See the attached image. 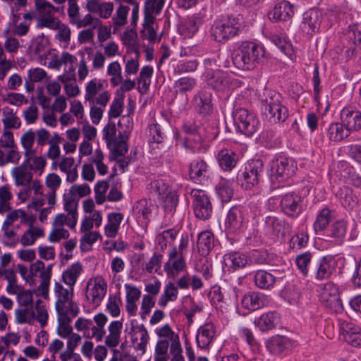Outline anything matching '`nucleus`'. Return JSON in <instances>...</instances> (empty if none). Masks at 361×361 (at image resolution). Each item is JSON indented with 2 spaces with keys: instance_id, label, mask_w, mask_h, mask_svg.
<instances>
[{
  "instance_id": "7c9ffc66",
  "label": "nucleus",
  "mask_w": 361,
  "mask_h": 361,
  "mask_svg": "<svg viewBox=\"0 0 361 361\" xmlns=\"http://www.w3.org/2000/svg\"><path fill=\"white\" fill-rule=\"evenodd\" d=\"M214 247V236L209 231H204L198 234L197 247L201 255H207Z\"/></svg>"
},
{
  "instance_id": "a878e982",
  "label": "nucleus",
  "mask_w": 361,
  "mask_h": 361,
  "mask_svg": "<svg viewBox=\"0 0 361 361\" xmlns=\"http://www.w3.org/2000/svg\"><path fill=\"white\" fill-rule=\"evenodd\" d=\"M240 47L246 55L247 61H250L254 68L265 54L264 49L262 45L252 42H243Z\"/></svg>"
},
{
  "instance_id": "5701e85b",
  "label": "nucleus",
  "mask_w": 361,
  "mask_h": 361,
  "mask_svg": "<svg viewBox=\"0 0 361 361\" xmlns=\"http://www.w3.org/2000/svg\"><path fill=\"white\" fill-rule=\"evenodd\" d=\"M267 302L266 295L255 291H250L245 293L241 300L242 306L250 311H255L263 307Z\"/></svg>"
},
{
  "instance_id": "f3484780",
  "label": "nucleus",
  "mask_w": 361,
  "mask_h": 361,
  "mask_svg": "<svg viewBox=\"0 0 361 361\" xmlns=\"http://www.w3.org/2000/svg\"><path fill=\"white\" fill-rule=\"evenodd\" d=\"M293 15V6L285 0L276 3L273 8L268 13L269 19L273 22L288 21Z\"/></svg>"
},
{
  "instance_id": "79ce46f5",
  "label": "nucleus",
  "mask_w": 361,
  "mask_h": 361,
  "mask_svg": "<svg viewBox=\"0 0 361 361\" xmlns=\"http://www.w3.org/2000/svg\"><path fill=\"white\" fill-rule=\"evenodd\" d=\"M343 41H346L349 45L361 44V30L356 25H350L343 34Z\"/></svg>"
},
{
  "instance_id": "b1692460",
  "label": "nucleus",
  "mask_w": 361,
  "mask_h": 361,
  "mask_svg": "<svg viewBox=\"0 0 361 361\" xmlns=\"http://www.w3.org/2000/svg\"><path fill=\"white\" fill-rule=\"evenodd\" d=\"M279 322V314L275 311H270L256 318L254 324L262 332H266L275 329Z\"/></svg>"
},
{
  "instance_id": "2eb2a0df",
  "label": "nucleus",
  "mask_w": 361,
  "mask_h": 361,
  "mask_svg": "<svg viewBox=\"0 0 361 361\" xmlns=\"http://www.w3.org/2000/svg\"><path fill=\"white\" fill-rule=\"evenodd\" d=\"M192 101L195 109L198 114L207 116L213 113L212 94L209 90H200L195 94Z\"/></svg>"
},
{
  "instance_id": "423d86ee",
  "label": "nucleus",
  "mask_w": 361,
  "mask_h": 361,
  "mask_svg": "<svg viewBox=\"0 0 361 361\" xmlns=\"http://www.w3.org/2000/svg\"><path fill=\"white\" fill-rule=\"evenodd\" d=\"M264 172V164L261 159L249 161L243 171H240L237 175V180L242 188L250 190L257 185Z\"/></svg>"
},
{
  "instance_id": "69168bd1",
  "label": "nucleus",
  "mask_w": 361,
  "mask_h": 361,
  "mask_svg": "<svg viewBox=\"0 0 361 361\" xmlns=\"http://www.w3.org/2000/svg\"><path fill=\"white\" fill-rule=\"evenodd\" d=\"M35 308L37 313L35 319L39 322L41 326H44L47 322L48 313L45 306L42 304V300H38L36 301Z\"/></svg>"
},
{
  "instance_id": "cd10ccee",
  "label": "nucleus",
  "mask_w": 361,
  "mask_h": 361,
  "mask_svg": "<svg viewBox=\"0 0 361 361\" xmlns=\"http://www.w3.org/2000/svg\"><path fill=\"white\" fill-rule=\"evenodd\" d=\"M219 165L225 171H232L239 161V155L230 149H223L217 154Z\"/></svg>"
},
{
  "instance_id": "2f4dec72",
  "label": "nucleus",
  "mask_w": 361,
  "mask_h": 361,
  "mask_svg": "<svg viewBox=\"0 0 361 361\" xmlns=\"http://www.w3.org/2000/svg\"><path fill=\"white\" fill-rule=\"evenodd\" d=\"M343 339L354 347L361 346V329L359 326L346 324L342 327Z\"/></svg>"
},
{
  "instance_id": "ddd939ff",
  "label": "nucleus",
  "mask_w": 361,
  "mask_h": 361,
  "mask_svg": "<svg viewBox=\"0 0 361 361\" xmlns=\"http://www.w3.org/2000/svg\"><path fill=\"white\" fill-rule=\"evenodd\" d=\"M216 136V132L212 133L200 132L185 137L183 146L192 153L205 152L208 148L207 140L214 139Z\"/></svg>"
},
{
  "instance_id": "8fccbe9b",
  "label": "nucleus",
  "mask_w": 361,
  "mask_h": 361,
  "mask_svg": "<svg viewBox=\"0 0 361 361\" xmlns=\"http://www.w3.org/2000/svg\"><path fill=\"white\" fill-rule=\"evenodd\" d=\"M129 11L130 8L128 6L121 4L119 6L112 18L115 28L122 27L126 24Z\"/></svg>"
},
{
  "instance_id": "13d9d810",
  "label": "nucleus",
  "mask_w": 361,
  "mask_h": 361,
  "mask_svg": "<svg viewBox=\"0 0 361 361\" xmlns=\"http://www.w3.org/2000/svg\"><path fill=\"white\" fill-rule=\"evenodd\" d=\"M341 195V203L345 208L352 209L356 206L358 199L352 190H346Z\"/></svg>"
},
{
  "instance_id": "09e8293b",
  "label": "nucleus",
  "mask_w": 361,
  "mask_h": 361,
  "mask_svg": "<svg viewBox=\"0 0 361 361\" xmlns=\"http://www.w3.org/2000/svg\"><path fill=\"white\" fill-rule=\"evenodd\" d=\"M15 314L18 324H31L35 317V312L32 307L18 309L16 310Z\"/></svg>"
},
{
  "instance_id": "0eeeda50",
  "label": "nucleus",
  "mask_w": 361,
  "mask_h": 361,
  "mask_svg": "<svg viewBox=\"0 0 361 361\" xmlns=\"http://www.w3.org/2000/svg\"><path fill=\"white\" fill-rule=\"evenodd\" d=\"M304 207V198L298 192H290L281 197L280 211L290 219L298 218L302 213Z\"/></svg>"
},
{
  "instance_id": "393cba45",
  "label": "nucleus",
  "mask_w": 361,
  "mask_h": 361,
  "mask_svg": "<svg viewBox=\"0 0 361 361\" xmlns=\"http://www.w3.org/2000/svg\"><path fill=\"white\" fill-rule=\"evenodd\" d=\"M244 218L242 208L233 207L228 212L225 226L227 233H234L240 231L242 227Z\"/></svg>"
},
{
  "instance_id": "1a4fd4ad",
  "label": "nucleus",
  "mask_w": 361,
  "mask_h": 361,
  "mask_svg": "<svg viewBox=\"0 0 361 361\" xmlns=\"http://www.w3.org/2000/svg\"><path fill=\"white\" fill-rule=\"evenodd\" d=\"M314 269L311 271V276L316 281H323L331 277L336 269V260L331 255H326L313 261Z\"/></svg>"
},
{
  "instance_id": "473e14b6",
  "label": "nucleus",
  "mask_w": 361,
  "mask_h": 361,
  "mask_svg": "<svg viewBox=\"0 0 361 361\" xmlns=\"http://www.w3.org/2000/svg\"><path fill=\"white\" fill-rule=\"evenodd\" d=\"M48 44L47 39L43 35H39L32 40L28 51L31 55L42 59L49 52Z\"/></svg>"
},
{
  "instance_id": "6ab92c4d",
  "label": "nucleus",
  "mask_w": 361,
  "mask_h": 361,
  "mask_svg": "<svg viewBox=\"0 0 361 361\" xmlns=\"http://www.w3.org/2000/svg\"><path fill=\"white\" fill-rule=\"evenodd\" d=\"M341 121L350 131L361 129V112L353 106L344 107L341 111Z\"/></svg>"
},
{
  "instance_id": "f03ea898",
  "label": "nucleus",
  "mask_w": 361,
  "mask_h": 361,
  "mask_svg": "<svg viewBox=\"0 0 361 361\" xmlns=\"http://www.w3.org/2000/svg\"><path fill=\"white\" fill-rule=\"evenodd\" d=\"M297 170V162L293 158L279 154L271 162L269 179L273 185L283 183L293 176Z\"/></svg>"
},
{
  "instance_id": "a211bd4d",
  "label": "nucleus",
  "mask_w": 361,
  "mask_h": 361,
  "mask_svg": "<svg viewBox=\"0 0 361 361\" xmlns=\"http://www.w3.org/2000/svg\"><path fill=\"white\" fill-rule=\"evenodd\" d=\"M264 230L268 235L283 238L289 231V225L284 219L274 216H267L264 219Z\"/></svg>"
},
{
  "instance_id": "0e129e2a",
  "label": "nucleus",
  "mask_w": 361,
  "mask_h": 361,
  "mask_svg": "<svg viewBox=\"0 0 361 361\" xmlns=\"http://www.w3.org/2000/svg\"><path fill=\"white\" fill-rule=\"evenodd\" d=\"M163 255L161 254L154 253L149 262L146 264L145 270L147 272L152 274L157 272L161 267Z\"/></svg>"
},
{
  "instance_id": "9b49d317",
  "label": "nucleus",
  "mask_w": 361,
  "mask_h": 361,
  "mask_svg": "<svg viewBox=\"0 0 361 361\" xmlns=\"http://www.w3.org/2000/svg\"><path fill=\"white\" fill-rule=\"evenodd\" d=\"M320 300L325 307L334 312H339L343 310L338 288L332 282H328L323 286L320 293Z\"/></svg>"
},
{
  "instance_id": "72a5a7b5",
  "label": "nucleus",
  "mask_w": 361,
  "mask_h": 361,
  "mask_svg": "<svg viewBox=\"0 0 361 361\" xmlns=\"http://www.w3.org/2000/svg\"><path fill=\"white\" fill-rule=\"evenodd\" d=\"M314 253L310 251L304 252L295 257V264L298 269L301 273V274L307 277L311 275L310 267L312 265V262L314 259H313Z\"/></svg>"
},
{
  "instance_id": "39448f33",
  "label": "nucleus",
  "mask_w": 361,
  "mask_h": 361,
  "mask_svg": "<svg viewBox=\"0 0 361 361\" xmlns=\"http://www.w3.org/2000/svg\"><path fill=\"white\" fill-rule=\"evenodd\" d=\"M54 293L56 297L55 306L59 322L57 332L61 337L68 338V290L56 282Z\"/></svg>"
},
{
  "instance_id": "412c9836",
  "label": "nucleus",
  "mask_w": 361,
  "mask_h": 361,
  "mask_svg": "<svg viewBox=\"0 0 361 361\" xmlns=\"http://www.w3.org/2000/svg\"><path fill=\"white\" fill-rule=\"evenodd\" d=\"M30 161V159L27 158L21 165L12 169L11 174L16 185L27 186L32 182V173Z\"/></svg>"
},
{
  "instance_id": "c9c22d12",
  "label": "nucleus",
  "mask_w": 361,
  "mask_h": 361,
  "mask_svg": "<svg viewBox=\"0 0 361 361\" xmlns=\"http://www.w3.org/2000/svg\"><path fill=\"white\" fill-rule=\"evenodd\" d=\"M254 281L259 288L269 290L274 287L276 277L267 271L257 270L255 274Z\"/></svg>"
},
{
  "instance_id": "4be33fe9",
  "label": "nucleus",
  "mask_w": 361,
  "mask_h": 361,
  "mask_svg": "<svg viewBox=\"0 0 361 361\" xmlns=\"http://www.w3.org/2000/svg\"><path fill=\"white\" fill-rule=\"evenodd\" d=\"M216 334V328L213 323L208 322L201 326L196 335L197 346L201 349H207L212 343Z\"/></svg>"
},
{
  "instance_id": "bb28decb",
  "label": "nucleus",
  "mask_w": 361,
  "mask_h": 361,
  "mask_svg": "<svg viewBox=\"0 0 361 361\" xmlns=\"http://www.w3.org/2000/svg\"><path fill=\"white\" fill-rule=\"evenodd\" d=\"M209 174V166L203 159H195L190 164L189 176L196 183L205 180Z\"/></svg>"
},
{
  "instance_id": "c03bdc74",
  "label": "nucleus",
  "mask_w": 361,
  "mask_h": 361,
  "mask_svg": "<svg viewBox=\"0 0 361 361\" xmlns=\"http://www.w3.org/2000/svg\"><path fill=\"white\" fill-rule=\"evenodd\" d=\"M347 231V222L343 219L335 221L330 227L329 235L342 241Z\"/></svg>"
},
{
  "instance_id": "338daca9",
  "label": "nucleus",
  "mask_w": 361,
  "mask_h": 361,
  "mask_svg": "<svg viewBox=\"0 0 361 361\" xmlns=\"http://www.w3.org/2000/svg\"><path fill=\"white\" fill-rule=\"evenodd\" d=\"M198 63L196 60L180 61L177 65L175 72L178 74L193 72L197 69Z\"/></svg>"
},
{
  "instance_id": "4d7b16f0",
  "label": "nucleus",
  "mask_w": 361,
  "mask_h": 361,
  "mask_svg": "<svg viewBox=\"0 0 361 361\" xmlns=\"http://www.w3.org/2000/svg\"><path fill=\"white\" fill-rule=\"evenodd\" d=\"M30 183L31 185H28L27 188L24 189L23 191H21L19 193V196L23 200V201H25L30 197L31 190H34V192L36 195H43V186L39 180H34Z\"/></svg>"
},
{
  "instance_id": "a18cd8bd",
  "label": "nucleus",
  "mask_w": 361,
  "mask_h": 361,
  "mask_svg": "<svg viewBox=\"0 0 361 361\" xmlns=\"http://www.w3.org/2000/svg\"><path fill=\"white\" fill-rule=\"evenodd\" d=\"M124 97V94H119L118 91L116 92V96L114 97L108 113L109 118H118L121 116L123 109Z\"/></svg>"
},
{
  "instance_id": "bf43d9fd",
  "label": "nucleus",
  "mask_w": 361,
  "mask_h": 361,
  "mask_svg": "<svg viewBox=\"0 0 361 361\" xmlns=\"http://www.w3.org/2000/svg\"><path fill=\"white\" fill-rule=\"evenodd\" d=\"M109 188V183L105 180L98 181L94 186L95 200L98 204H102L106 200V192Z\"/></svg>"
},
{
  "instance_id": "4468645a",
  "label": "nucleus",
  "mask_w": 361,
  "mask_h": 361,
  "mask_svg": "<svg viewBox=\"0 0 361 361\" xmlns=\"http://www.w3.org/2000/svg\"><path fill=\"white\" fill-rule=\"evenodd\" d=\"M293 343V341L287 336L275 335L266 341V348L271 354L285 356L291 352Z\"/></svg>"
},
{
  "instance_id": "774afa93",
  "label": "nucleus",
  "mask_w": 361,
  "mask_h": 361,
  "mask_svg": "<svg viewBox=\"0 0 361 361\" xmlns=\"http://www.w3.org/2000/svg\"><path fill=\"white\" fill-rule=\"evenodd\" d=\"M35 139V133L32 130H28L21 137V144L27 154L32 152Z\"/></svg>"
},
{
  "instance_id": "e433bc0d",
  "label": "nucleus",
  "mask_w": 361,
  "mask_h": 361,
  "mask_svg": "<svg viewBox=\"0 0 361 361\" xmlns=\"http://www.w3.org/2000/svg\"><path fill=\"white\" fill-rule=\"evenodd\" d=\"M350 132L343 125V122L333 123L328 128V136L331 141L339 142L347 138Z\"/></svg>"
},
{
  "instance_id": "6e6d98bb",
  "label": "nucleus",
  "mask_w": 361,
  "mask_h": 361,
  "mask_svg": "<svg viewBox=\"0 0 361 361\" xmlns=\"http://www.w3.org/2000/svg\"><path fill=\"white\" fill-rule=\"evenodd\" d=\"M100 236L99 233L96 231L85 233L80 239L81 250L82 252H87L90 250L92 245L95 243Z\"/></svg>"
},
{
  "instance_id": "aec40b11",
  "label": "nucleus",
  "mask_w": 361,
  "mask_h": 361,
  "mask_svg": "<svg viewBox=\"0 0 361 361\" xmlns=\"http://www.w3.org/2000/svg\"><path fill=\"white\" fill-rule=\"evenodd\" d=\"M186 268V262L183 253L178 252L176 247H173L169 253V260L164 266L167 274L173 277Z\"/></svg>"
},
{
  "instance_id": "f257e3e1",
  "label": "nucleus",
  "mask_w": 361,
  "mask_h": 361,
  "mask_svg": "<svg viewBox=\"0 0 361 361\" xmlns=\"http://www.w3.org/2000/svg\"><path fill=\"white\" fill-rule=\"evenodd\" d=\"M280 93L273 90L265 89L261 97L262 109L271 123L284 122L288 117V110L282 103Z\"/></svg>"
},
{
  "instance_id": "f704fd0d",
  "label": "nucleus",
  "mask_w": 361,
  "mask_h": 361,
  "mask_svg": "<svg viewBox=\"0 0 361 361\" xmlns=\"http://www.w3.org/2000/svg\"><path fill=\"white\" fill-rule=\"evenodd\" d=\"M107 290V283L102 277H97L91 289L92 303L98 306L104 298Z\"/></svg>"
},
{
  "instance_id": "4c0bfd02",
  "label": "nucleus",
  "mask_w": 361,
  "mask_h": 361,
  "mask_svg": "<svg viewBox=\"0 0 361 361\" xmlns=\"http://www.w3.org/2000/svg\"><path fill=\"white\" fill-rule=\"evenodd\" d=\"M46 76V71L41 68L30 69L28 71V79H26L25 82L26 91L28 92H32L35 89L34 82L42 81Z\"/></svg>"
},
{
  "instance_id": "052dcab7",
  "label": "nucleus",
  "mask_w": 361,
  "mask_h": 361,
  "mask_svg": "<svg viewBox=\"0 0 361 361\" xmlns=\"http://www.w3.org/2000/svg\"><path fill=\"white\" fill-rule=\"evenodd\" d=\"M62 138L59 136L58 135H56L54 137H53L49 142V149L47 152V157L49 159H56L59 157L60 156V147L59 144L62 141Z\"/></svg>"
},
{
  "instance_id": "a19ab883",
  "label": "nucleus",
  "mask_w": 361,
  "mask_h": 361,
  "mask_svg": "<svg viewBox=\"0 0 361 361\" xmlns=\"http://www.w3.org/2000/svg\"><path fill=\"white\" fill-rule=\"evenodd\" d=\"M112 148L111 149L110 160L117 159L119 157H124L128 152V145L126 140L114 138L111 142Z\"/></svg>"
},
{
  "instance_id": "5fc2aeb1",
  "label": "nucleus",
  "mask_w": 361,
  "mask_h": 361,
  "mask_svg": "<svg viewBox=\"0 0 361 361\" xmlns=\"http://www.w3.org/2000/svg\"><path fill=\"white\" fill-rule=\"evenodd\" d=\"M120 304H121V299L119 295H109L108 302L106 304V310L113 317L119 316L121 312Z\"/></svg>"
},
{
  "instance_id": "58836bf2",
  "label": "nucleus",
  "mask_w": 361,
  "mask_h": 361,
  "mask_svg": "<svg viewBox=\"0 0 361 361\" xmlns=\"http://www.w3.org/2000/svg\"><path fill=\"white\" fill-rule=\"evenodd\" d=\"M271 42L276 45L284 54L291 56L293 47L290 42L284 35L273 34L269 37Z\"/></svg>"
},
{
  "instance_id": "6e6552de",
  "label": "nucleus",
  "mask_w": 361,
  "mask_h": 361,
  "mask_svg": "<svg viewBox=\"0 0 361 361\" xmlns=\"http://www.w3.org/2000/svg\"><path fill=\"white\" fill-rule=\"evenodd\" d=\"M204 80L207 85L216 91H224L231 87H235L238 80L227 71L221 69L205 71Z\"/></svg>"
},
{
  "instance_id": "7ed1b4c3",
  "label": "nucleus",
  "mask_w": 361,
  "mask_h": 361,
  "mask_svg": "<svg viewBox=\"0 0 361 361\" xmlns=\"http://www.w3.org/2000/svg\"><path fill=\"white\" fill-rule=\"evenodd\" d=\"M240 27V18L233 16L224 17L214 21L210 30L211 36L216 42L224 43L238 35Z\"/></svg>"
},
{
  "instance_id": "dca6fc26",
  "label": "nucleus",
  "mask_w": 361,
  "mask_h": 361,
  "mask_svg": "<svg viewBox=\"0 0 361 361\" xmlns=\"http://www.w3.org/2000/svg\"><path fill=\"white\" fill-rule=\"evenodd\" d=\"M322 15L317 8H312L305 11L302 15L300 28L303 32L312 35L319 31L322 23Z\"/></svg>"
},
{
  "instance_id": "49530a36",
  "label": "nucleus",
  "mask_w": 361,
  "mask_h": 361,
  "mask_svg": "<svg viewBox=\"0 0 361 361\" xmlns=\"http://www.w3.org/2000/svg\"><path fill=\"white\" fill-rule=\"evenodd\" d=\"M216 190L222 202H228L233 196V190L226 181H221L216 186Z\"/></svg>"
},
{
  "instance_id": "ea45409f",
  "label": "nucleus",
  "mask_w": 361,
  "mask_h": 361,
  "mask_svg": "<svg viewBox=\"0 0 361 361\" xmlns=\"http://www.w3.org/2000/svg\"><path fill=\"white\" fill-rule=\"evenodd\" d=\"M232 61L234 66L240 70H252L254 68L250 61H247V56L239 46L233 51Z\"/></svg>"
},
{
  "instance_id": "c756f323",
  "label": "nucleus",
  "mask_w": 361,
  "mask_h": 361,
  "mask_svg": "<svg viewBox=\"0 0 361 361\" xmlns=\"http://www.w3.org/2000/svg\"><path fill=\"white\" fill-rule=\"evenodd\" d=\"M224 262L227 267L234 270L243 269L249 265L248 256L243 252L236 251L225 254Z\"/></svg>"
},
{
  "instance_id": "864d4df0",
  "label": "nucleus",
  "mask_w": 361,
  "mask_h": 361,
  "mask_svg": "<svg viewBox=\"0 0 361 361\" xmlns=\"http://www.w3.org/2000/svg\"><path fill=\"white\" fill-rule=\"evenodd\" d=\"M82 271L83 267L82 264L80 262L73 264L69 268V295H73V286Z\"/></svg>"
},
{
  "instance_id": "680f3d73",
  "label": "nucleus",
  "mask_w": 361,
  "mask_h": 361,
  "mask_svg": "<svg viewBox=\"0 0 361 361\" xmlns=\"http://www.w3.org/2000/svg\"><path fill=\"white\" fill-rule=\"evenodd\" d=\"M176 87L178 88V91L181 94H184L188 91H190L196 85V81L192 78L184 77L178 80Z\"/></svg>"
},
{
  "instance_id": "f8f14e48",
  "label": "nucleus",
  "mask_w": 361,
  "mask_h": 361,
  "mask_svg": "<svg viewBox=\"0 0 361 361\" xmlns=\"http://www.w3.org/2000/svg\"><path fill=\"white\" fill-rule=\"evenodd\" d=\"M40 271V284L37 288V295H41L46 298L49 294V286L51 276V265L44 267V264L41 260H37L32 264L30 268V276H34L37 272Z\"/></svg>"
},
{
  "instance_id": "3c124183",
  "label": "nucleus",
  "mask_w": 361,
  "mask_h": 361,
  "mask_svg": "<svg viewBox=\"0 0 361 361\" xmlns=\"http://www.w3.org/2000/svg\"><path fill=\"white\" fill-rule=\"evenodd\" d=\"M248 259L249 265L252 264H267L269 263V255L264 250H252L248 256Z\"/></svg>"
},
{
  "instance_id": "c85d7f7f",
  "label": "nucleus",
  "mask_w": 361,
  "mask_h": 361,
  "mask_svg": "<svg viewBox=\"0 0 361 361\" xmlns=\"http://www.w3.org/2000/svg\"><path fill=\"white\" fill-rule=\"evenodd\" d=\"M335 219V211L324 207L318 212L316 219L313 224V228L316 233L324 231L330 222Z\"/></svg>"
},
{
  "instance_id": "e2e57ef3",
  "label": "nucleus",
  "mask_w": 361,
  "mask_h": 361,
  "mask_svg": "<svg viewBox=\"0 0 361 361\" xmlns=\"http://www.w3.org/2000/svg\"><path fill=\"white\" fill-rule=\"evenodd\" d=\"M155 305V301L152 296L150 295H144L142 297L141 310L140 312L142 319H146L147 315H148L151 311V309Z\"/></svg>"
},
{
  "instance_id": "de8ad7c7",
  "label": "nucleus",
  "mask_w": 361,
  "mask_h": 361,
  "mask_svg": "<svg viewBox=\"0 0 361 361\" xmlns=\"http://www.w3.org/2000/svg\"><path fill=\"white\" fill-rule=\"evenodd\" d=\"M12 194L9 190L8 186L0 187V214H3L5 212L11 209L10 201L12 199Z\"/></svg>"
},
{
  "instance_id": "603ef678",
  "label": "nucleus",
  "mask_w": 361,
  "mask_h": 361,
  "mask_svg": "<svg viewBox=\"0 0 361 361\" xmlns=\"http://www.w3.org/2000/svg\"><path fill=\"white\" fill-rule=\"evenodd\" d=\"M178 203V196L176 191H169L164 197L162 206L167 212H173Z\"/></svg>"
},
{
  "instance_id": "37998d69",
  "label": "nucleus",
  "mask_w": 361,
  "mask_h": 361,
  "mask_svg": "<svg viewBox=\"0 0 361 361\" xmlns=\"http://www.w3.org/2000/svg\"><path fill=\"white\" fill-rule=\"evenodd\" d=\"M107 74L111 76L110 82L113 87H116L122 82L121 66L118 61L111 62L108 66Z\"/></svg>"
},
{
  "instance_id": "20e7f679",
  "label": "nucleus",
  "mask_w": 361,
  "mask_h": 361,
  "mask_svg": "<svg viewBox=\"0 0 361 361\" xmlns=\"http://www.w3.org/2000/svg\"><path fill=\"white\" fill-rule=\"evenodd\" d=\"M232 116L237 131L247 137L252 136L259 129V121L253 111L236 107L233 111Z\"/></svg>"
},
{
  "instance_id": "9d476101",
  "label": "nucleus",
  "mask_w": 361,
  "mask_h": 361,
  "mask_svg": "<svg viewBox=\"0 0 361 361\" xmlns=\"http://www.w3.org/2000/svg\"><path fill=\"white\" fill-rule=\"evenodd\" d=\"M191 195L194 200L192 207L195 215L202 220L209 219L212 214V206L209 197L202 190H192Z\"/></svg>"
}]
</instances>
